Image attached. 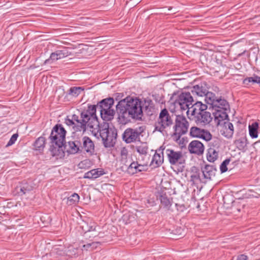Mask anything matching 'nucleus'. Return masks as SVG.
Wrapping results in <instances>:
<instances>
[{
	"mask_svg": "<svg viewBox=\"0 0 260 260\" xmlns=\"http://www.w3.org/2000/svg\"><path fill=\"white\" fill-rule=\"evenodd\" d=\"M234 143L239 150H243L245 148L248 143L246 133H243L241 134V136L239 139L235 141Z\"/></svg>",
	"mask_w": 260,
	"mask_h": 260,
	"instance_id": "28",
	"label": "nucleus"
},
{
	"mask_svg": "<svg viewBox=\"0 0 260 260\" xmlns=\"http://www.w3.org/2000/svg\"><path fill=\"white\" fill-rule=\"evenodd\" d=\"M84 90V89L82 87H72L70 88L68 94L73 96L77 97Z\"/></svg>",
	"mask_w": 260,
	"mask_h": 260,
	"instance_id": "34",
	"label": "nucleus"
},
{
	"mask_svg": "<svg viewBox=\"0 0 260 260\" xmlns=\"http://www.w3.org/2000/svg\"><path fill=\"white\" fill-rule=\"evenodd\" d=\"M159 199L160 201L161 205L168 210H170L171 206L172 204V198L168 197L166 193L161 192L160 193Z\"/></svg>",
	"mask_w": 260,
	"mask_h": 260,
	"instance_id": "27",
	"label": "nucleus"
},
{
	"mask_svg": "<svg viewBox=\"0 0 260 260\" xmlns=\"http://www.w3.org/2000/svg\"><path fill=\"white\" fill-rule=\"evenodd\" d=\"M144 132L142 126L136 128H127L122 134V139L126 143H131L140 141V136Z\"/></svg>",
	"mask_w": 260,
	"mask_h": 260,
	"instance_id": "13",
	"label": "nucleus"
},
{
	"mask_svg": "<svg viewBox=\"0 0 260 260\" xmlns=\"http://www.w3.org/2000/svg\"><path fill=\"white\" fill-rule=\"evenodd\" d=\"M188 149L190 153L200 155L204 152V146L200 141L193 140L189 144Z\"/></svg>",
	"mask_w": 260,
	"mask_h": 260,
	"instance_id": "23",
	"label": "nucleus"
},
{
	"mask_svg": "<svg viewBox=\"0 0 260 260\" xmlns=\"http://www.w3.org/2000/svg\"><path fill=\"white\" fill-rule=\"evenodd\" d=\"M212 137V136L209 131L203 129L200 138H201L206 141H209L211 140Z\"/></svg>",
	"mask_w": 260,
	"mask_h": 260,
	"instance_id": "39",
	"label": "nucleus"
},
{
	"mask_svg": "<svg viewBox=\"0 0 260 260\" xmlns=\"http://www.w3.org/2000/svg\"><path fill=\"white\" fill-rule=\"evenodd\" d=\"M209 105L214 110L213 115L217 126L229 120L228 111L230 110V105L226 100L221 97L217 98Z\"/></svg>",
	"mask_w": 260,
	"mask_h": 260,
	"instance_id": "4",
	"label": "nucleus"
},
{
	"mask_svg": "<svg viewBox=\"0 0 260 260\" xmlns=\"http://www.w3.org/2000/svg\"><path fill=\"white\" fill-rule=\"evenodd\" d=\"M66 131L61 124H56L52 129L49 137L51 144L64 145Z\"/></svg>",
	"mask_w": 260,
	"mask_h": 260,
	"instance_id": "8",
	"label": "nucleus"
},
{
	"mask_svg": "<svg viewBox=\"0 0 260 260\" xmlns=\"http://www.w3.org/2000/svg\"><path fill=\"white\" fill-rule=\"evenodd\" d=\"M92 234H93V233H90V235L91 236V238H90V239H91V238H95V237H97V236H92Z\"/></svg>",
	"mask_w": 260,
	"mask_h": 260,
	"instance_id": "47",
	"label": "nucleus"
},
{
	"mask_svg": "<svg viewBox=\"0 0 260 260\" xmlns=\"http://www.w3.org/2000/svg\"><path fill=\"white\" fill-rule=\"evenodd\" d=\"M191 92L192 94L197 95L199 96H205V101L206 103L209 105L213 103V101L218 97L215 96V94L207 90L206 88L202 86V85H196L193 86L191 89Z\"/></svg>",
	"mask_w": 260,
	"mask_h": 260,
	"instance_id": "11",
	"label": "nucleus"
},
{
	"mask_svg": "<svg viewBox=\"0 0 260 260\" xmlns=\"http://www.w3.org/2000/svg\"><path fill=\"white\" fill-rule=\"evenodd\" d=\"M203 129L197 127H192L190 130V135L192 137L200 138Z\"/></svg>",
	"mask_w": 260,
	"mask_h": 260,
	"instance_id": "36",
	"label": "nucleus"
},
{
	"mask_svg": "<svg viewBox=\"0 0 260 260\" xmlns=\"http://www.w3.org/2000/svg\"><path fill=\"white\" fill-rule=\"evenodd\" d=\"M64 123L72 127L74 132H80L82 134L88 129H96L99 126V122L95 114L94 106H88L87 109L81 111L79 115L73 114L71 119L68 117L65 119Z\"/></svg>",
	"mask_w": 260,
	"mask_h": 260,
	"instance_id": "2",
	"label": "nucleus"
},
{
	"mask_svg": "<svg viewBox=\"0 0 260 260\" xmlns=\"http://www.w3.org/2000/svg\"><path fill=\"white\" fill-rule=\"evenodd\" d=\"M45 138L43 136L37 138L34 143L35 149L38 151L43 150L45 146Z\"/></svg>",
	"mask_w": 260,
	"mask_h": 260,
	"instance_id": "31",
	"label": "nucleus"
},
{
	"mask_svg": "<svg viewBox=\"0 0 260 260\" xmlns=\"http://www.w3.org/2000/svg\"><path fill=\"white\" fill-rule=\"evenodd\" d=\"M165 153L170 165L172 166L179 165L180 169H178V171L182 172L185 162L182 152L168 148L165 150Z\"/></svg>",
	"mask_w": 260,
	"mask_h": 260,
	"instance_id": "7",
	"label": "nucleus"
},
{
	"mask_svg": "<svg viewBox=\"0 0 260 260\" xmlns=\"http://www.w3.org/2000/svg\"><path fill=\"white\" fill-rule=\"evenodd\" d=\"M103 174V171H99L98 170V169H93L85 173L83 178L88 179H95Z\"/></svg>",
	"mask_w": 260,
	"mask_h": 260,
	"instance_id": "30",
	"label": "nucleus"
},
{
	"mask_svg": "<svg viewBox=\"0 0 260 260\" xmlns=\"http://www.w3.org/2000/svg\"><path fill=\"white\" fill-rule=\"evenodd\" d=\"M34 188V184L31 181H23L15 188V192L19 196H27L32 193Z\"/></svg>",
	"mask_w": 260,
	"mask_h": 260,
	"instance_id": "15",
	"label": "nucleus"
},
{
	"mask_svg": "<svg viewBox=\"0 0 260 260\" xmlns=\"http://www.w3.org/2000/svg\"><path fill=\"white\" fill-rule=\"evenodd\" d=\"M99 242H92L91 243H88L87 244H84L83 245V249L82 250H87L89 248H90L92 246H94L96 244H99Z\"/></svg>",
	"mask_w": 260,
	"mask_h": 260,
	"instance_id": "43",
	"label": "nucleus"
},
{
	"mask_svg": "<svg viewBox=\"0 0 260 260\" xmlns=\"http://www.w3.org/2000/svg\"><path fill=\"white\" fill-rule=\"evenodd\" d=\"M202 172L205 182L212 180V178L215 177L216 172V169L213 165H206L201 168Z\"/></svg>",
	"mask_w": 260,
	"mask_h": 260,
	"instance_id": "22",
	"label": "nucleus"
},
{
	"mask_svg": "<svg viewBox=\"0 0 260 260\" xmlns=\"http://www.w3.org/2000/svg\"><path fill=\"white\" fill-rule=\"evenodd\" d=\"M218 129L220 134L224 137L230 139L232 138L234 128L233 124L229 121V120L218 125Z\"/></svg>",
	"mask_w": 260,
	"mask_h": 260,
	"instance_id": "19",
	"label": "nucleus"
},
{
	"mask_svg": "<svg viewBox=\"0 0 260 260\" xmlns=\"http://www.w3.org/2000/svg\"><path fill=\"white\" fill-rule=\"evenodd\" d=\"M250 83H257L260 85V77L253 75L252 77H247L243 80V84L245 85H249Z\"/></svg>",
	"mask_w": 260,
	"mask_h": 260,
	"instance_id": "32",
	"label": "nucleus"
},
{
	"mask_svg": "<svg viewBox=\"0 0 260 260\" xmlns=\"http://www.w3.org/2000/svg\"><path fill=\"white\" fill-rule=\"evenodd\" d=\"M171 9H172L171 7H170V8L169 9V10H170Z\"/></svg>",
	"mask_w": 260,
	"mask_h": 260,
	"instance_id": "48",
	"label": "nucleus"
},
{
	"mask_svg": "<svg viewBox=\"0 0 260 260\" xmlns=\"http://www.w3.org/2000/svg\"><path fill=\"white\" fill-rule=\"evenodd\" d=\"M100 135L102 139L104 146L110 147L113 146L116 139L117 133L115 129L105 127L100 130Z\"/></svg>",
	"mask_w": 260,
	"mask_h": 260,
	"instance_id": "12",
	"label": "nucleus"
},
{
	"mask_svg": "<svg viewBox=\"0 0 260 260\" xmlns=\"http://www.w3.org/2000/svg\"><path fill=\"white\" fill-rule=\"evenodd\" d=\"M258 123L255 122L249 125V133L252 138H256L258 137L257 129Z\"/></svg>",
	"mask_w": 260,
	"mask_h": 260,
	"instance_id": "33",
	"label": "nucleus"
},
{
	"mask_svg": "<svg viewBox=\"0 0 260 260\" xmlns=\"http://www.w3.org/2000/svg\"><path fill=\"white\" fill-rule=\"evenodd\" d=\"M237 260H248V256L244 254L238 256Z\"/></svg>",
	"mask_w": 260,
	"mask_h": 260,
	"instance_id": "45",
	"label": "nucleus"
},
{
	"mask_svg": "<svg viewBox=\"0 0 260 260\" xmlns=\"http://www.w3.org/2000/svg\"><path fill=\"white\" fill-rule=\"evenodd\" d=\"M189 123L185 116L177 115L175 119V124L174 126V136L177 139L186 133L188 131Z\"/></svg>",
	"mask_w": 260,
	"mask_h": 260,
	"instance_id": "10",
	"label": "nucleus"
},
{
	"mask_svg": "<svg viewBox=\"0 0 260 260\" xmlns=\"http://www.w3.org/2000/svg\"><path fill=\"white\" fill-rule=\"evenodd\" d=\"M207 106L201 102H197L190 107L186 113L188 118L194 120L197 123L207 124L212 120L210 112L206 111Z\"/></svg>",
	"mask_w": 260,
	"mask_h": 260,
	"instance_id": "3",
	"label": "nucleus"
},
{
	"mask_svg": "<svg viewBox=\"0 0 260 260\" xmlns=\"http://www.w3.org/2000/svg\"><path fill=\"white\" fill-rule=\"evenodd\" d=\"M83 231L84 232V236L85 238H90L91 236L90 233H93V236H98L99 234L98 231H96L98 227L96 224L92 221L84 222L81 226Z\"/></svg>",
	"mask_w": 260,
	"mask_h": 260,
	"instance_id": "21",
	"label": "nucleus"
},
{
	"mask_svg": "<svg viewBox=\"0 0 260 260\" xmlns=\"http://www.w3.org/2000/svg\"><path fill=\"white\" fill-rule=\"evenodd\" d=\"M170 102L176 108L181 110H188L190 108L189 106L193 105V97L189 92H174L170 98Z\"/></svg>",
	"mask_w": 260,
	"mask_h": 260,
	"instance_id": "6",
	"label": "nucleus"
},
{
	"mask_svg": "<svg viewBox=\"0 0 260 260\" xmlns=\"http://www.w3.org/2000/svg\"><path fill=\"white\" fill-rule=\"evenodd\" d=\"M141 106L143 113L144 112L148 116H151L155 112V107L152 100L149 99H144L141 100Z\"/></svg>",
	"mask_w": 260,
	"mask_h": 260,
	"instance_id": "24",
	"label": "nucleus"
},
{
	"mask_svg": "<svg viewBox=\"0 0 260 260\" xmlns=\"http://www.w3.org/2000/svg\"><path fill=\"white\" fill-rule=\"evenodd\" d=\"M173 123V120L166 109H162L159 115V117L155 122V131L162 132L165 129Z\"/></svg>",
	"mask_w": 260,
	"mask_h": 260,
	"instance_id": "9",
	"label": "nucleus"
},
{
	"mask_svg": "<svg viewBox=\"0 0 260 260\" xmlns=\"http://www.w3.org/2000/svg\"><path fill=\"white\" fill-rule=\"evenodd\" d=\"M165 150V147L161 146L155 150L150 164L152 168H158L163 164L164 160V150Z\"/></svg>",
	"mask_w": 260,
	"mask_h": 260,
	"instance_id": "18",
	"label": "nucleus"
},
{
	"mask_svg": "<svg viewBox=\"0 0 260 260\" xmlns=\"http://www.w3.org/2000/svg\"><path fill=\"white\" fill-rule=\"evenodd\" d=\"M141 105V100L137 98L127 96L120 100L116 106L119 121L126 124L132 119H142L143 114Z\"/></svg>",
	"mask_w": 260,
	"mask_h": 260,
	"instance_id": "1",
	"label": "nucleus"
},
{
	"mask_svg": "<svg viewBox=\"0 0 260 260\" xmlns=\"http://www.w3.org/2000/svg\"><path fill=\"white\" fill-rule=\"evenodd\" d=\"M64 145H57L51 144L50 148L51 155L52 156H55L57 158H61L64 156V152L63 150V146Z\"/></svg>",
	"mask_w": 260,
	"mask_h": 260,
	"instance_id": "25",
	"label": "nucleus"
},
{
	"mask_svg": "<svg viewBox=\"0 0 260 260\" xmlns=\"http://www.w3.org/2000/svg\"><path fill=\"white\" fill-rule=\"evenodd\" d=\"M79 196L74 193L68 198V203L70 205L75 204L79 202Z\"/></svg>",
	"mask_w": 260,
	"mask_h": 260,
	"instance_id": "38",
	"label": "nucleus"
},
{
	"mask_svg": "<svg viewBox=\"0 0 260 260\" xmlns=\"http://www.w3.org/2000/svg\"><path fill=\"white\" fill-rule=\"evenodd\" d=\"M230 160H231L230 158H227L225 159L220 165V170L222 173L227 171V166L229 164Z\"/></svg>",
	"mask_w": 260,
	"mask_h": 260,
	"instance_id": "40",
	"label": "nucleus"
},
{
	"mask_svg": "<svg viewBox=\"0 0 260 260\" xmlns=\"http://www.w3.org/2000/svg\"><path fill=\"white\" fill-rule=\"evenodd\" d=\"M254 144L260 147V140H258L257 142H255Z\"/></svg>",
	"mask_w": 260,
	"mask_h": 260,
	"instance_id": "46",
	"label": "nucleus"
},
{
	"mask_svg": "<svg viewBox=\"0 0 260 260\" xmlns=\"http://www.w3.org/2000/svg\"><path fill=\"white\" fill-rule=\"evenodd\" d=\"M81 135L73 136L72 140L69 141L66 146L68 147L67 151L71 154L81 153Z\"/></svg>",
	"mask_w": 260,
	"mask_h": 260,
	"instance_id": "14",
	"label": "nucleus"
},
{
	"mask_svg": "<svg viewBox=\"0 0 260 260\" xmlns=\"http://www.w3.org/2000/svg\"><path fill=\"white\" fill-rule=\"evenodd\" d=\"M190 181L192 183V184L198 183V182L201 181L199 171H196L191 175Z\"/></svg>",
	"mask_w": 260,
	"mask_h": 260,
	"instance_id": "37",
	"label": "nucleus"
},
{
	"mask_svg": "<svg viewBox=\"0 0 260 260\" xmlns=\"http://www.w3.org/2000/svg\"><path fill=\"white\" fill-rule=\"evenodd\" d=\"M71 54V52L69 51V49L67 48H63L62 49L56 50L50 54L49 58L45 60L44 64H51L53 61L63 58Z\"/></svg>",
	"mask_w": 260,
	"mask_h": 260,
	"instance_id": "16",
	"label": "nucleus"
},
{
	"mask_svg": "<svg viewBox=\"0 0 260 260\" xmlns=\"http://www.w3.org/2000/svg\"><path fill=\"white\" fill-rule=\"evenodd\" d=\"M114 101L112 98H108L102 100L96 105H88L94 106L95 114L98 109L100 112L101 118L105 121H110L113 119L115 111L113 108Z\"/></svg>",
	"mask_w": 260,
	"mask_h": 260,
	"instance_id": "5",
	"label": "nucleus"
},
{
	"mask_svg": "<svg viewBox=\"0 0 260 260\" xmlns=\"http://www.w3.org/2000/svg\"><path fill=\"white\" fill-rule=\"evenodd\" d=\"M138 162L135 161H131L129 164H127L126 166H121L122 170L125 171L129 175H134L138 173Z\"/></svg>",
	"mask_w": 260,
	"mask_h": 260,
	"instance_id": "26",
	"label": "nucleus"
},
{
	"mask_svg": "<svg viewBox=\"0 0 260 260\" xmlns=\"http://www.w3.org/2000/svg\"><path fill=\"white\" fill-rule=\"evenodd\" d=\"M18 137V134H13L7 144V146H11L14 144Z\"/></svg>",
	"mask_w": 260,
	"mask_h": 260,
	"instance_id": "41",
	"label": "nucleus"
},
{
	"mask_svg": "<svg viewBox=\"0 0 260 260\" xmlns=\"http://www.w3.org/2000/svg\"><path fill=\"white\" fill-rule=\"evenodd\" d=\"M81 153L86 152L89 155H92L95 151V146L91 139L87 136L81 135Z\"/></svg>",
	"mask_w": 260,
	"mask_h": 260,
	"instance_id": "20",
	"label": "nucleus"
},
{
	"mask_svg": "<svg viewBox=\"0 0 260 260\" xmlns=\"http://www.w3.org/2000/svg\"><path fill=\"white\" fill-rule=\"evenodd\" d=\"M147 165H141L138 163V173L145 171L147 170Z\"/></svg>",
	"mask_w": 260,
	"mask_h": 260,
	"instance_id": "42",
	"label": "nucleus"
},
{
	"mask_svg": "<svg viewBox=\"0 0 260 260\" xmlns=\"http://www.w3.org/2000/svg\"><path fill=\"white\" fill-rule=\"evenodd\" d=\"M176 206L177 207V209L178 211L180 212H183L185 209V207L184 205H179L178 204H176Z\"/></svg>",
	"mask_w": 260,
	"mask_h": 260,
	"instance_id": "44",
	"label": "nucleus"
},
{
	"mask_svg": "<svg viewBox=\"0 0 260 260\" xmlns=\"http://www.w3.org/2000/svg\"><path fill=\"white\" fill-rule=\"evenodd\" d=\"M120 162L122 166H126L132 160L131 157L128 156V151L125 147H122L120 150Z\"/></svg>",
	"mask_w": 260,
	"mask_h": 260,
	"instance_id": "29",
	"label": "nucleus"
},
{
	"mask_svg": "<svg viewBox=\"0 0 260 260\" xmlns=\"http://www.w3.org/2000/svg\"><path fill=\"white\" fill-rule=\"evenodd\" d=\"M220 142L219 140H214L210 143V147L207 153V159L210 162L215 161L218 157Z\"/></svg>",
	"mask_w": 260,
	"mask_h": 260,
	"instance_id": "17",
	"label": "nucleus"
},
{
	"mask_svg": "<svg viewBox=\"0 0 260 260\" xmlns=\"http://www.w3.org/2000/svg\"><path fill=\"white\" fill-rule=\"evenodd\" d=\"M135 149L140 154L146 155L147 153L148 147L146 144H142L140 145L136 146Z\"/></svg>",
	"mask_w": 260,
	"mask_h": 260,
	"instance_id": "35",
	"label": "nucleus"
}]
</instances>
